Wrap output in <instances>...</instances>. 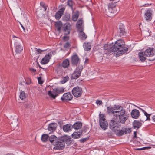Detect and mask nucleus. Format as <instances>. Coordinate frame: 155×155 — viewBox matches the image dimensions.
Listing matches in <instances>:
<instances>
[{
    "instance_id": "nucleus-1",
    "label": "nucleus",
    "mask_w": 155,
    "mask_h": 155,
    "mask_svg": "<svg viewBox=\"0 0 155 155\" xmlns=\"http://www.w3.org/2000/svg\"><path fill=\"white\" fill-rule=\"evenodd\" d=\"M113 108L114 110H119L117 111H121L122 110H124V113L125 111V113L123 118V119H120V117H118L119 121L117 122L115 121L114 120H111L109 124V127L113 132H114L116 135L119 136H121L124 134H130L132 131L130 128L128 127H124L120 129L121 127V123L125 124L126 121L128 119L129 117L128 114L126 113L125 110L123 108V107L118 105H114ZM116 111H117V110Z\"/></svg>"
},
{
    "instance_id": "nucleus-2",
    "label": "nucleus",
    "mask_w": 155,
    "mask_h": 155,
    "mask_svg": "<svg viewBox=\"0 0 155 155\" xmlns=\"http://www.w3.org/2000/svg\"><path fill=\"white\" fill-rule=\"evenodd\" d=\"M124 43V41L122 40H118L114 45L108 48L107 50L104 51V52L107 55L113 54L117 51L119 52V54H125L128 51V48L125 46Z\"/></svg>"
},
{
    "instance_id": "nucleus-3",
    "label": "nucleus",
    "mask_w": 155,
    "mask_h": 155,
    "mask_svg": "<svg viewBox=\"0 0 155 155\" xmlns=\"http://www.w3.org/2000/svg\"><path fill=\"white\" fill-rule=\"evenodd\" d=\"M48 140L53 145H67L73 144L75 145L76 143L73 140L69 138V137L66 135L57 137L54 135H51L48 136Z\"/></svg>"
},
{
    "instance_id": "nucleus-4",
    "label": "nucleus",
    "mask_w": 155,
    "mask_h": 155,
    "mask_svg": "<svg viewBox=\"0 0 155 155\" xmlns=\"http://www.w3.org/2000/svg\"><path fill=\"white\" fill-rule=\"evenodd\" d=\"M107 111L108 114H112L114 116L116 117V118H114V119L116 120L118 118V117H120V119H123V117L124 116L125 112H124V110H122L121 111H115L114 110V108L112 106H109L107 107Z\"/></svg>"
},
{
    "instance_id": "nucleus-5",
    "label": "nucleus",
    "mask_w": 155,
    "mask_h": 155,
    "mask_svg": "<svg viewBox=\"0 0 155 155\" xmlns=\"http://www.w3.org/2000/svg\"><path fill=\"white\" fill-rule=\"evenodd\" d=\"M64 89L63 88H55L52 91H50L48 92V94L51 98L54 99L59 94L64 92Z\"/></svg>"
},
{
    "instance_id": "nucleus-6",
    "label": "nucleus",
    "mask_w": 155,
    "mask_h": 155,
    "mask_svg": "<svg viewBox=\"0 0 155 155\" xmlns=\"http://www.w3.org/2000/svg\"><path fill=\"white\" fill-rule=\"evenodd\" d=\"M82 65H79L72 73L71 76L72 79H76L78 78L81 75V73L83 69Z\"/></svg>"
},
{
    "instance_id": "nucleus-7",
    "label": "nucleus",
    "mask_w": 155,
    "mask_h": 155,
    "mask_svg": "<svg viewBox=\"0 0 155 155\" xmlns=\"http://www.w3.org/2000/svg\"><path fill=\"white\" fill-rule=\"evenodd\" d=\"M72 92L75 97L78 98L81 96L83 91L81 87L77 86L73 88L72 90Z\"/></svg>"
},
{
    "instance_id": "nucleus-8",
    "label": "nucleus",
    "mask_w": 155,
    "mask_h": 155,
    "mask_svg": "<svg viewBox=\"0 0 155 155\" xmlns=\"http://www.w3.org/2000/svg\"><path fill=\"white\" fill-rule=\"evenodd\" d=\"M62 29L65 35H69L71 30V25L69 23H66L63 26Z\"/></svg>"
},
{
    "instance_id": "nucleus-9",
    "label": "nucleus",
    "mask_w": 155,
    "mask_h": 155,
    "mask_svg": "<svg viewBox=\"0 0 155 155\" xmlns=\"http://www.w3.org/2000/svg\"><path fill=\"white\" fill-rule=\"evenodd\" d=\"M71 63L73 66H76L80 63V60L77 54L73 55L71 58Z\"/></svg>"
},
{
    "instance_id": "nucleus-10",
    "label": "nucleus",
    "mask_w": 155,
    "mask_h": 155,
    "mask_svg": "<svg viewBox=\"0 0 155 155\" xmlns=\"http://www.w3.org/2000/svg\"><path fill=\"white\" fill-rule=\"evenodd\" d=\"M19 40L18 41L15 42V51L17 53L21 52L23 49V46L21 45L19 42H21L20 38H18Z\"/></svg>"
},
{
    "instance_id": "nucleus-11",
    "label": "nucleus",
    "mask_w": 155,
    "mask_h": 155,
    "mask_svg": "<svg viewBox=\"0 0 155 155\" xmlns=\"http://www.w3.org/2000/svg\"><path fill=\"white\" fill-rule=\"evenodd\" d=\"M117 35L120 37L124 36L126 35L125 26L122 24H120L119 25Z\"/></svg>"
},
{
    "instance_id": "nucleus-12",
    "label": "nucleus",
    "mask_w": 155,
    "mask_h": 155,
    "mask_svg": "<svg viewBox=\"0 0 155 155\" xmlns=\"http://www.w3.org/2000/svg\"><path fill=\"white\" fill-rule=\"evenodd\" d=\"M144 54L147 57H152L155 54V49L148 48L145 50Z\"/></svg>"
},
{
    "instance_id": "nucleus-13",
    "label": "nucleus",
    "mask_w": 155,
    "mask_h": 155,
    "mask_svg": "<svg viewBox=\"0 0 155 155\" xmlns=\"http://www.w3.org/2000/svg\"><path fill=\"white\" fill-rule=\"evenodd\" d=\"M73 96L70 92L66 93L64 94L61 99L63 101L71 100L73 98Z\"/></svg>"
},
{
    "instance_id": "nucleus-14",
    "label": "nucleus",
    "mask_w": 155,
    "mask_h": 155,
    "mask_svg": "<svg viewBox=\"0 0 155 155\" xmlns=\"http://www.w3.org/2000/svg\"><path fill=\"white\" fill-rule=\"evenodd\" d=\"M130 114L132 118L137 119L140 116V112L137 109H134L132 110Z\"/></svg>"
},
{
    "instance_id": "nucleus-15",
    "label": "nucleus",
    "mask_w": 155,
    "mask_h": 155,
    "mask_svg": "<svg viewBox=\"0 0 155 155\" xmlns=\"http://www.w3.org/2000/svg\"><path fill=\"white\" fill-rule=\"evenodd\" d=\"M51 53H48L42 59L41 63L42 64H45L48 63L49 59L51 58Z\"/></svg>"
},
{
    "instance_id": "nucleus-16",
    "label": "nucleus",
    "mask_w": 155,
    "mask_h": 155,
    "mask_svg": "<svg viewBox=\"0 0 155 155\" xmlns=\"http://www.w3.org/2000/svg\"><path fill=\"white\" fill-rule=\"evenodd\" d=\"M65 9L64 8H62L60 9V10L56 12L55 17L56 19L58 20L60 18L64 12Z\"/></svg>"
},
{
    "instance_id": "nucleus-17",
    "label": "nucleus",
    "mask_w": 155,
    "mask_h": 155,
    "mask_svg": "<svg viewBox=\"0 0 155 155\" xmlns=\"http://www.w3.org/2000/svg\"><path fill=\"white\" fill-rule=\"evenodd\" d=\"M152 14L150 9H148L146 11L145 14V18L147 21H150L152 19Z\"/></svg>"
},
{
    "instance_id": "nucleus-18",
    "label": "nucleus",
    "mask_w": 155,
    "mask_h": 155,
    "mask_svg": "<svg viewBox=\"0 0 155 155\" xmlns=\"http://www.w3.org/2000/svg\"><path fill=\"white\" fill-rule=\"evenodd\" d=\"M57 124L55 123H51L49 124L48 126V130L50 131H54L56 129Z\"/></svg>"
},
{
    "instance_id": "nucleus-19",
    "label": "nucleus",
    "mask_w": 155,
    "mask_h": 155,
    "mask_svg": "<svg viewBox=\"0 0 155 155\" xmlns=\"http://www.w3.org/2000/svg\"><path fill=\"white\" fill-rule=\"evenodd\" d=\"M72 125L70 124L65 125L63 127V131L66 132H68L71 131L72 129Z\"/></svg>"
},
{
    "instance_id": "nucleus-20",
    "label": "nucleus",
    "mask_w": 155,
    "mask_h": 155,
    "mask_svg": "<svg viewBox=\"0 0 155 155\" xmlns=\"http://www.w3.org/2000/svg\"><path fill=\"white\" fill-rule=\"evenodd\" d=\"M82 124L80 121L76 122L73 125H72V128L76 130L81 129L82 127Z\"/></svg>"
},
{
    "instance_id": "nucleus-21",
    "label": "nucleus",
    "mask_w": 155,
    "mask_h": 155,
    "mask_svg": "<svg viewBox=\"0 0 155 155\" xmlns=\"http://www.w3.org/2000/svg\"><path fill=\"white\" fill-rule=\"evenodd\" d=\"M83 131L82 130H81L79 132L74 133L72 135V137L75 139H77L80 137L81 135L82 134Z\"/></svg>"
},
{
    "instance_id": "nucleus-22",
    "label": "nucleus",
    "mask_w": 155,
    "mask_h": 155,
    "mask_svg": "<svg viewBox=\"0 0 155 155\" xmlns=\"http://www.w3.org/2000/svg\"><path fill=\"white\" fill-rule=\"evenodd\" d=\"M101 128L104 130L106 129L108 127V124L106 120L103 121H100L99 122Z\"/></svg>"
},
{
    "instance_id": "nucleus-23",
    "label": "nucleus",
    "mask_w": 155,
    "mask_h": 155,
    "mask_svg": "<svg viewBox=\"0 0 155 155\" xmlns=\"http://www.w3.org/2000/svg\"><path fill=\"white\" fill-rule=\"evenodd\" d=\"M133 127L134 128L138 129L142 125V123L137 120H134L133 123Z\"/></svg>"
},
{
    "instance_id": "nucleus-24",
    "label": "nucleus",
    "mask_w": 155,
    "mask_h": 155,
    "mask_svg": "<svg viewBox=\"0 0 155 155\" xmlns=\"http://www.w3.org/2000/svg\"><path fill=\"white\" fill-rule=\"evenodd\" d=\"M113 4H110V6L109 7V10L110 12L111 13H112L113 14H116L117 12L118 11L117 10L116 8V7L114 6L113 7H111V5H113Z\"/></svg>"
},
{
    "instance_id": "nucleus-25",
    "label": "nucleus",
    "mask_w": 155,
    "mask_h": 155,
    "mask_svg": "<svg viewBox=\"0 0 155 155\" xmlns=\"http://www.w3.org/2000/svg\"><path fill=\"white\" fill-rule=\"evenodd\" d=\"M55 25L58 31H60L62 26V22L60 21H57L55 22Z\"/></svg>"
},
{
    "instance_id": "nucleus-26",
    "label": "nucleus",
    "mask_w": 155,
    "mask_h": 155,
    "mask_svg": "<svg viewBox=\"0 0 155 155\" xmlns=\"http://www.w3.org/2000/svg\"><path fill=\"white\" fill-rule=\"evenodd\" d=\"M85 51H87L91 48V46L89 43H84L83 45Z\"/></svg>"
},
{
    "instance_id": "nucleus-27",
    "label": "nucleus",
    "mask_w": 155,
    "mask_h": 155,
    "mask_svg": "<svg viewBox=\"0 0 155 155\" xmlns=\"http://www.w3.org/2000/svg\"><path fill=\"white\" fill-rule=\"evenodd\" d=\"M69 61L68 59H66L62 63V66L64 68H68L69 65Z\"/></svg>"
},
{
    "instance_id": "nucleus-28",
    "label": "nucleus",
    "mask_w": 155,
    "mask_h": 155,
    "mask_svg": "<svg viewBox=\"0 0 155 155\" xmlns=\"http://www.w3.org/2000/svg\"><path fill=\"white\" fill-rule=\"evenodd\" d=\"M144 53L143 52H140L138 54V56L140 58V59L142 61V62H144L146 59V58L144 57L145 56Z\"/></svg>"
},
{
    "instance_id": "nucleus-29",
    "label": "nucleus",
    "mask_w": 155,
    "mask_h": 155,
    "mask_svg": "<svg viewBox=\"0 0 155 155\" xmlns=\"http://www.w3.org/2000/svg\"><path fill=\"white\" fill-rule=\"evenodd\" d=\"M50 136L46 134H42L41 137V141L43 142H47L48 139V136Z\"/></svg>"
},
{
    "instance_id": "nucleus-30",
    "label": "nucleus",
    "mask_w": 155,
    "mask_h": 155,
    "mask_svg": "<svg viewBox=\"0 0 155 155\" xmlns=\"http://www.w3.org/2000/svg\"><path fill=\"white\" fill-rule=\"evenodd\" d=\"M79 17V13L78 12L72 15V19L74 21H77Z\"/></svg>"
},
{
    "instance_id": "nucleus-31",
    "label": "nucleus",
    "mask_w": 155,
    "mask_h": 155,
    "mask_svg": "<svg viewBox=\"0 0 155 155\" xmlns=\"http://www.w3.org/2000/svg\"><path fill=\"white\" fill-rule=\"evenodd\" d=\"M79 37L82 40H85L87 38V36L84 33L82 32L79 34Z\"/></svg>"
},
{
    "instance_id": "nucleus-32",
    "label": "nucleus",
    "mask_w": 155,
    "mask_h": 155,
    "mask_svg": "<svg viewBox=\"0 0 155 155\" xmlns=\"http://www.w3.org/2000/svg\"><path fill=\"white\" fill-rule=\"evenodd\" d=\"M105 116L103 114H100L99 115V122L100 121H104L106 120L105 119Z\"/></svg>"
},
{
    "instance_id": "nucleus-33",
    "label": "nucleus",
    "mask_w": 155,
    "mask_h": 155,
    "mask_svg": "<svg viewBox=\"0 0 155 155\" xmlns=\"http://www.w3.org/2000/svg\"><path fill=\"white\" fill-rule=\"evenodd\" d=\"M19 97L22 100H23L26 97V96L24 91L21 92Z\"/></svg>"
},
{
    "instance_id": "nucleus-34",
    "label": "nucleus",
    "mask_w": 155,
    "mask_h": 155,
    "mask_svg": "<svg viewBox=\"0 0 155 155\" xmlns=\"http://www.w3.org/2000/svg\"><path fill=\"white\" fill-rule=\"evenodd\" d=\"M151 147L148 146V147H144L142 148H135L134 149L136 150H146V149H147V150L149 149H151Z\"/></svg>"
},
{
    "instance_id": "nucleus-35",
    "label": "nucleus",
    "mask_w": 155,
    "mask_h": 155,
    "mask_svg": "<svg viewBox=\"0 0 155 155\" xmlns=\"http://www.w3.org/2000/svg\"><path fill=\"white\" fill-rule=\"evenodd\" d=\"M65 146H55L53 148L54 150H61L64 148Z\"/></svg>"
},
{
    "instance_id": "nucleus-36",
    "label": "nucleus",
    "mask_w": 155,
    "mask_h": 155,
    "mask_svg": "<svg viewBox=\"0 0 155 155\" xmlns=\"http://www.w3.org/2000/svg\"><path fill=\"white\" fill-rule=\"evenodd\" d=\"M83 21L81 19L79 20L78 22L76 25L77 27H82Z\"/></svg>"
},
{
    "instance_id": "nucleus-37",
    "label": "nucleus",
    "mask_w": 155,
    "mask_h": 155,
    "mask_svg": "<svg viewBox=\"0 0 155 155\" xmlns=\"http://www.w3.org/2000/svg\"><path fill=\"white\" fill-rule=\"evenodd\" d=\"M145 116L146 117V119H145V120L146 121L147 120H148L149 121L150 120V116H151V114H147L146 112L144 114Z\"/></svg>"
},
{
    "instance_id": "nucleus-38",
    "label": "nucleus",
    "mask_w": 155,
    "mask_h": 155,
    "mask_svg": "<svg viewBox=\"0 0 155 155\" xmlns=\"http://www.w3.org/2000/svg\"><path fill=\"white\" fill-rule=\"evenodd\" d=\"M70 17V14L66 15L64 16V19L66 21H68L69 20Z\"/></svg>"
},
{
    "instance_id": "nucleus-39",
    "label": "nucleus",
    "mask_w": 155,
    "mask_h": 155,
    "mask_svg": "<svg viewBox=\"0 0 155 155\" xmlns=\"http://www.w3.org/2000/svg\"><path fill=\"white\" fill-rule=\"evenodd\" d=\"M69 79V78L68 76L64 77L62 81V82L63 83H66L67 81H68Z\"/></svg>"
},
{
    "instance_id": "nucleus-40",
    "label": "nucleus",
    "mask_w": 155,
    "mask_h": 155,
    "mask_svg": "<svg viewBox=\"0 0 155 155\" xmlns=\"http://www.w3.org/2000/svg\"><path fill=\"white\" fill-rule=\"evenodd\" d=\"M40 5L44 9V10L45 11L47 9V6L45 5V4L43 2H41L40 3Z\"/></svg>"
},
{
    "instance_id": "nucleus-41",
    "label": "nucleus",
    "mask_w": 155,
    "mask_h": 155,
    "mask_svg": "<svg viewBox=\"0 0 155 155\" xmlns=\"http://www.w3.org/2000/svg\"><path fill=\"white\" fill-rule=\"evenodd\" d=\"M26 83V84H29L31 83V80L30 78H27L25 80Z\"/></svg>"
},
{
    "instance_id": "nucleus-42",
    "label": "nucleus",
    "mask_w": 155,
    "mask_h": 155,
    "mask_svg": "<svg viewBox=\"0 0 155 155\" xmlns=\"http://www.w3.org/2000/svg\"><path fill=\"white\" fill-rule=\"evenodd\" d=\"M67 5L70 7H72L73 1L72 0H68L67 1Z\"/></svg>"
},
{
    "instance_id": "nucleus-43",
    "label": "nucleus",
    "mask_w": 155,
    "mask_h": 155,
    "mask_svg": "<svg viewBox=\"0 0 155 155\" xmlns=\"http://www.w3.org/2000/svg\"><path fill=\"white\" fill-rule=\"evenodd\" d=\"M78 29V31L80 33L83 32V29L82 27H77Z\"/></svg>"
},
{
    "instance_id": "nucleus-44",
    "label": "nucleus",
    "mask_w": 155,
    "mask_h": 155,
    "mask_svg": "<svg viewBox=\"0 0 155 155\" xmlns=\"http://www.w3.org/2000/svg\"><path fill=\"white\" fill-rule=\"evenodd\" d=\"M66 35H66L65 36H63V41L64 42L68 40L69 39V37Z\"/></svg>"
},
{
    "instance_id": "nucleus-45",
    "label": "nucleus",
    "mask_w": 155,
    "mask_h": 155,
    "mask_svg": "<svg viewBox=\"0 0 155 155\" xmlns=\"http://www.w3.org/2000/svg\"><path fill=\"white\" fill-rule=\"evenodd\" d=\"M38 80L39 84H43V81L42 80V78L41 77L38 78Z\"/></svg>"
},
{
    "instance_id": "nucleus-46",
    "label": "nucleus",
    "mask_w": 155,
    "mask_h": 155,
    "mask_svg": "<svg viewBox=\"0 0 155 155\" xmlns=\"http://www.w3.org/2000/svg\"><path fill=\"white\" fill-rule=\"evenodd\" d=\"M89 137L83 138L80 140V141L81 143H84L89 139Z\"/></svg>"
},
{
    "instance_id": "nucleus-47",
    "label": "nucleus",
    "mask_w": 155,
    "mask_h": 155,
    "mask_svg": "<svg viewBox=\"0 0 155 155\" xmlns=\"http://www.w3.org/2000/svg\"><path fill=\"white\" fill-rule=\"evenodd\" d=\"M111 46L108 45V44H105L104 45V51H105L106 50H107L108 48L110 47Z\"/></svg>"
},
{
    "instance_id": "nucleus-48",
    "label": "nucleus",
    "mask_w": 155,
    "mask_h": 155,
    "mask_svg": "<svg viewBox=\"0 0 155 155\" xmlns=\"http://www.w3.org/2000/svg\"><path fill=\"white\" fill-rule=\"evenodd\" d=\"M70 46V43L68 42H66L64 45V48H68L69 46Z\"/></svg>"
},
{
    "instance_id": "nucleus-49",
    "label": "nucleus",
    "mask_w": 155,
    "mask_h": 155,
    "mask_svg": "<svg viewBox=\"0 0 155 155\" xmlns=\"http://www.w3.org/2000/svg\"><path fill=\"white\" fill-rule=\"evenodd\" d=\"M96 103L97 104H99L100 105H102L103 104L101 100H97L96 101Z\"/></svg>"
},
{
    "instance_id": "nucleus-50",
    "label": "nucleus",
    "mask_w": 155,
    "mask_h": 155,
    "mask_svg": "<svg viewBox=\"0 0 155 155\" xmlns=\"http://www.w3.org/2000/svg\"><path fill=\"white\" fill-rule=\"evenodd\" d=\"M36 49V51H37V52L38 53V54H40L41 53V52H44L46 50H41L40 49Z\"/></svg>"
},
{
    "instance_id": "nucleus-51",
    "label": "nucleus",
    "mask_w": 155,
    "mask_h": 155,
    "mask_svg": "<svg viewBox=\"0 0 155 155\" xmlns=\"http://www.w3.org/2000/svg\"><path fill=\"white\" fill-rule=\"evenodd\" d=\"M62 65L59 64L57 67V70L58 71H61L62 70L61 68H62Z\"/></svg>"
},
{
    "instance_id": "nucleus-52",
    "label": "nucleus",
    "mask_w": 155,
    "mask_h": 155,
    "mask_svg": "<svg viewBox=\"0 0 155 155\" xmlns=\"http://www.w3.org/2000/svg\"><path fill=\"white\" fill-rule=\"evenodd\" d=\"M30 71L32 72H35L36 71V70L33 68H31L29 69Z\"/></svg>"
},
{
    "instance_id": "nucleus-53",
    "label": "nucleus",
    "mask_w": 155,
    "mask_h": 155,
    "mask_svg": "<svg viewBox=\"0 0 155 155\" xmlns=\"http://www.w3.org/2000/svg\"><path fill=\"white\" fill-rule=\"evenodd\" d=\"M137 107L140 110H141L143 113L144 114L146 112L143 109L140 108V107Z\"/></svg>"
},
{
    "instance_id": "nucleus-54",
    "label": "nucleus",
    "mask_w": 155,
    "mask_h": 155,
    "mask_svg": "<svg viewBox=\"0 0 155 155\" xmlns=\"http://www.w3.org/2000/svg\"><path fill=\"white\" fill-rule=\"evenodd\" d=\"M134 138H136L137 137V132L136 131L134 132Z\"/></svg>"
},
{
    "instance_id": "nucleus-55",
    "label": "nucleus",
    "mask_w": 155,
    "mask_h": 155,
    "mask_svg": "<svg viewBox=\"0 0 155 155\" xmlns=\"http://www.w3.org/2000/svg\"><path fill=\"white\" fill-rule=\"evenodd\" d=\"M88 129V127H84V130L85 132H86L87 130Z\"/></svg>"
},
{
    "instance_id": "nucleus-56",
    "label": "nucleus",
    "mask_w": 155,
    "mask_h": 155,
    "mask_svg": "<svg viewBox=\"0 0 155 155\" xmlns=\"http://www.w3.org/2000/svg\"><path fill=\"white\" fill-rule=\"evenodd\" d=\"M20 24H21V27H22V28H23L24 31L25 32V29L24 27L23 26V25H22V24L21 23H20Z\"/></svg>"
},
{
    "instance_id": "nucleus-57",
    "label": "nucleus",
    "mask_w": 155,
    "mask_h": 155,
    "mask_svg": "<svg viewBox=\"0 0 155 155\" xmlns=\"http://www.w3.org/2000/svg\"><path fill=\"white\" fill-rule=\"evenodd\" d=\"M152 119L155 122V115H154L152 117Z\"/></svg>"
},
{
    "instance_id": "nucleus-58",
    "label": "nucleus",
    "mask_w": 155,
    "mask_h": 155,
    "mask_svg": "<svg viewBox=\"0 0 155 155\" xmlns=\"http://www.w3.org/2000/svg\"><path fill=\"white\" fill-rule=\"evenodd\" d=\"M155 60V58H153V59H149V60L150 61H153Z\"/></svg>"
},
{
    "instance_id": "nucleus-59",
    "label": "nucleus",
    "mask_w": 155,
    "mask_h": 155,
    "mask_svg": "<svg viewBox=\"0 0 155 155\" xmlns=\"http://www.w3.org/2000/svg\"><path fill=\"white\" fill-rule=\"evenodd\" d=\"M88 61V59H86L85 61V63H86L87 61Z\"/></svg>"
},
{
    "instance_id": "nucleus-60",
    "label": "nucleus",
    "mask_w": 155,
    "mask_h": 155,
    "mask_svg": "<svg viewBox=\"0 0 155 155\" xmlns=\"http://www.w3.org/2000/svg\"><path fill=\"white\" fill-rule=\"evenodd\" d=\"M39 68H42V67H41V66L39 65Z\"/></svg>"
},
{
    "instance_id": "nucleus-61",
    "label": "nucleus",
    "mask_w": 155,
    "mask_h": 155,
    "mask_svg": "<svg viewBox=\"0 0 155 155\" xmlns=\"http://www.w3.org/2000/svg\"><path fill=\"white\" fill-rule=\"evenodd\" d=\"M141 120V121H143V120Z\"/></svg>"
},
{
    "instance_id": "nucleus-62",
    "label": "nucleus",
    "mask_w": 155,
    "mask_h": 155,
    "mask_svg": "<svg viewBox=\"0 0 155 155\" xmlns=\"http://www.w3.org/2000/svg\"><path fill=\"white\" fill-rule=\"evenodd\" d=\"M101 58L102 59L103 58H102L101 57Z\"/></svg>"
}]
</instances>
